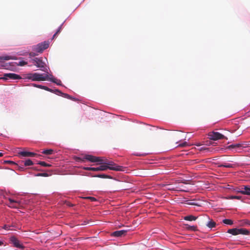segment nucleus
<instances>
[{
  "label": "nucleus",
  "instance_id": "f257e3e1",
  "mask_svg": "<svg viewBox=\"0 0 250 250\" xmlns=\"http://www.w3.org/2000/svg\"><path fill=\"white\" fill-rule=\"evenodd\" d=\"M100 164H102V165L99 167H84V169L93 171H105L107 169L115 171H124V167H123L118 166L113 162L109 161L106 159L104 158V161L100 162Z\"/></svg>",
  "mask_w": 250,
  "mask_h": 250
},
{
  "label": "nucleus",
  "instance_id": "f03ea898",
  "mask_svg": "<svg viewBox=\"0 0 250 250\" xmlns=\"http://www.w3.org/2000/svg\"><path fill=\"white\" fill-rule=\"evenodd\" d=\"M26 78L33 81H46L49 80V75L47 74H40L37 73H30L27 75Z\"/></svg>",
  "mask_w": 250,
  "mask_h": 250
},
{
  "label": "nucleus",
  "instance_id": "7ed1b4c3",
  "mask_svg": "<svg viewBox=\"0 0 250 250\" xmlns=\"http://www.w3.org/2000/svg\"><path fill=\"white\" fill-rule=\"evenodd\" d=\"M49 45L48 42L44 41L41 43L38 44L36 45H34L32 47L33 51H36L38 53H42L43 51L47 49Z\"/></svg>",
  "mask_w": 250,
  "mask_h": 250
},
{
  "label": "nucleus",
  "instance_id": "20e7f679",
  "mask_svg": "<svg viewBox=\"0 0 250 250\" xmlns=\"http://www.w3.org/2000/svg\"><path fill=\"white\" fill-rule=\"evenodd\" d=\"M31 61L37 67L44 71L42 68H45V63L43 61L42 58H35L32 59Z\"/></svg>",
  "mask_w": 250,
  "mask_h": 250
},
{
  "label": "nucleus",
  "instance_id": "39448f33",
  "mask_svg": "<svg viewBox=\"0 0 250 250\" xmlns=\"http://www.w3.org/2000/svg\"><path fill=\"white\" fill-rule=\"evenodd\" d=\"M104 157H96L91 155H85L84 159L91 162H102L104 161Z\"/></svg>",
  "mask_w": 250,
  "mask_h": 250
},
{
  "label": "nucleus",
  "instance_id": "423d86ee",
  "mask_svg": "<svg viewBox=\"0 0 250 250\" xmlns=\"http://www.w3.org/2000/svg\"><path fill=\"white\" fill-rule=\"evenodd\" d=\"M208 136L209 138L212 140H218L225 138L223 135L217 132H210L208 134Z\"/></svg>",
  "mask_w": 250,
  "mask_h": 250
},
{
  "label": "nucleus",
  "instance_id": "0eeeda50",
  "mask_svg": "<svg viewBox=\"0 0 250 250\" xmlns=\"http://www.w3.org/2000/svg\"><path fill=\"white\" fill-rule=\"evenodd\" d=\"M127 232L126 230H117L111 233V236L116 237H120L125 236Z\"/></svg>",
  "mask_w": 250,
  "mask_h": 250
},
{
  "label": "nucleus",
  "instance_id": "6e6552de",
  "mask_svg": "<svg viewBox=\"0 0 250 250\" xmlns=\"http://www.w3.org/2000/svg\"><path fill=\"white\" fill-rule=\"evenodd\" d=\"M165 186L166 187V188L167 189L170 190H179V191H184V192L188 191L187 190L184 189H178L179 188H180L179 187H178V186L174 187L171 184H167V185H166Z\"/></svg>",
  "mask_w": 250,
  "mask_h": 250
},
{
  "label": "nucleus",
  "instance_id": "1a4fd4ad",
  "mask_svg": "<svg viewBox=\"0 0 250 250\" xmlns=\"http://www.w3.org/2000/svg\"><path fill=\"white\" fill-rule=\"evenodd\" d=\"M1 79L3 80H16V74L14 73H4Z\"/></svg>",
  "mask_w": 250,
  "mask_h": 250
},
{
  "label": "nucleus",
  "instance_id": "9d476101",
  "mask_svg": "<svg viewBox=\"0 0 250 250\" xmlns=\"http://www.w3.org/2000/svg\"><path fill=\"white\" fill-rule=\"evenodd\" d=\"M242 189L244 190L240 191L241 193L244 195H250V188L249 187L245 186H244V188H242Z\"/></svg>",
  "mask_w": 250,
  "mask_h": 250
},
{
  "label": "nucleus",
  "instance_id": "9b49d317",
  "mask_svg": "<svg viewBox=\"0 0 250 250\" xmlns=\"http://www.w3.org/2000/svg\"><path fill=\"white\" fill-rule=\"evenodd\" d=\"M238 234H242V235H248L250 234V230H249L245 229H238Z\"/></svg>",
  "mask_w": 250,
  "mask_h": 250
},
{
  "label": "nucleus",
  "instance_id": "f8f14e48",
  "mask_svg": "<svg viewBox=\"0 0 250 250\" xmlns=\"http://www.w3.org/2000/svg\"><path fill=\"white\" fill-rule=\"evenodd\" d=\"M51 77H49V80L48 81H50L54 83H56L57 85H61L62 82L61 80H58L55 78H54L52 75H51Z\"/></svg>",
  "mask_w": 250,
  "mask_h": 250
},
{
  "label": "nucleus",
  "instance_id": "ddd939ff",
  "mask_svg": "<svg viewBox=\"0 0 250 250\" xmlns=\"http://www.w3.org/2000/svg\"><path fill=\"white\" fill-rule=\"evenodd\" d=\"M197 217H196V216H193L191 215L186 216L184 217V220H187V221H195L197 219Z\"/></svg>",
  "mask_w": 250,
  "mask_h": 250
},
{
  "label": "nucleus",
  "instance_id": "4468645a",
  "mask_svg": "<svg viewBox=\"0 0 250 250\" xmlns=\"http://www.w3.org/2000/svg\"><path fill=\"white\" fill-rule=\"evenodd\" d=\"M17 60H20V61L18 62H17V65L23 66L27 64V62L22 60L21 58H17Z\"/></svg>",
  "mask_w": 250,
  "mask_h": 250
},
{
  "label": "nucleus",
  "instance_id": "2eb2a0df",
  "mask_svg": "<svg viewBox=\"0 0 250 250\" xmlns=\"http://www.w3.org/2000/svg\"><path fill=\"white\" fill-rule=\"evenodd\" d=\"M25 247L17 239V250H24Z\"/></svg>",
  "mask_w": 250,
  "mask_h": 250
},
{
  "label": "nucleus",
  "instance_id": "dca6fc26",
  "mask_svg": "<svg viewBox=\"0 0 250 250\" xmlns=\"http://www.w3.org/2000/svg\"><path fill=\"white\" fill-rule=\"evenodd\" d=\"M29 152L26 151H21L18 152V154L20 157H29Z\"/></svg>",
  "mask_w": 250,
  "mask_h": 250
},
{
  "label": "nucleus",
  "instance_id": "f3484780",
  "mask_svg": "<svg viewBox=\"0 0 250 250\" xmlns=\"http://www.w3.org/2000/svg\"><path fill=\"white\" fill-rule=\"evenodd\" d=\"M241 226H245L247 225L250 226V221L248 219H243L240 221Z\"/></svg>",
  "mask_w": 250,
  "mask_h": 250
},
{
  "label": "nucleus",
  "instance_id": "a211bd4d",
  "mask_svg": "<svg viewBox=\"0 0 250 250\" xmlns=\"http://www.w3.org/2000/svg\"><path fill=\"white\" fill-rule=\"evenodd\" d=\"M238 229L234 228L232 229H229L228 230V233L231 234L233 235H238Z\"/></svg>",
  "mask_w": 250,
  "mask_h": 250
},
{
  "label": "nucleus",
  "instance_id": "6ab92c4d",
  "mask_svg": "<svg viewBox=\"0 0 250 250\" xmlns=\"http://www.w3.org/2000/svg\"><path fill=\"white\" fill-rule=\"evenodd\" d=\"M185 228L189 230L195 231L197 230V227L195 226H190L188 224L185 225Z\"/></svg>",
  "mask_w": 250,
  "mask_h": 250
},
{
  "label": "nucleus",
  "instance_id": "aec40b11",
  "mask_svg": "<svg viewBox=\"0 0 250 250\" xmlns=\"http://www.w3.org/2000/svg\"><path fill=\"white\" fill-rule=\"evenodd\" d=\"M235 167L234 164H230L228 163H224L219 165V167H224L227 168H233Z\"/></svg>",
  "mask_w": 250,
  "mask_h": 250
},
{
  "label": "nucleus",
  "instance_id": "412c9836",
  "mask_svg": "<svg viewBox=\"0 0 250 250\" xmlns=\"http://www.w3.org/2000/svg\"><path fill=\"white\" fill-rule=\"evenodd\" d=\"M7 205L10 208H15L16 207V201L14 200L10 199Z\"/></svg>",
  "mask_w": 250,
  "mask_h": 250
},
{
  "label": "nucleus",
  "instance_id": "4be33fe9",
  "mask_svg": "<svg viewBox=\"0 0 250 250\" xmlns=\"http://www.w3.org/2000/svg\"><path fill=\"white\" fill-rule=\"evenodd\" d=\"M2 228L5 230H15V226H13V225H5Z\"/></svg>",
  "mask_w": 250,
  "mask_h": 250
},
{
  "label": "nucleus",
  "instance_id": "5701e85b",
  "mask_svg": "<svg viewBox=\"0 0 250 250\" xmlns=\"http://www.w3.org/2000/svg\"><path fill=\"white\" fill-rule=\"evenodd\" d=\"M94 177L101 178H108V179L112 178L111 176L106 175L104 174L96 175L95 176H94Z\"/></svg>",
  "mask_w": 250,
  "mask_h": 250
},
{
  "label": "nucleus",
  "instance_id": "b1692460",
  "mask_svg": "<svg viewBox=\"0 0 250 250\" xmlns=\"http://www.w3.org/2000/svg\"><path fill=\"white\" fill-rule=\"evenodd\" d=\"M207 226L210 229L214 228L216 226V223L215 222L213 221L212 220H210L207 223Z\"/></svg>",
  "mask_w": 250,
  "mask_h": 250
},
{
  "label": "nucleus",
  "instance_id": "393cba45",
  "mask_svg": "<svg viewBox=\"0 0 250 250\" xmlns=\"http://www.w3.org/2000/svg\"><path fill=\"white\" fill-rule=\"evenodd\" d=\"M242 146V145L240 144H232L228 146V148L229 149H232V148H239Z\"/></svg>",
  "mask_w": 250,
  "mask_h": 250
},
{
  "label": "nucleus",
  "instance_id": "a878e982",
  "mask_svg": "<svg viewBox=\"0 0 250 250\" xmlns=\"http://www.w3.org/2000/svg\"><path fill=\"white\" fill-rule=\"evenodd\" d=\"M11 59L9 56H0V62H3L4 61L9 60Z\"/></svg>",
  "mask_w": 250,
  "mask_h": 250
},
{
  "label": "nucleus",
  "instance_id": "bb28decb",
  "mask_svg": "<svg viewBox=\"0 0 250 250\" xmlns=\"http://www.w3.org/2000/svg\"><path fill=\"white\" fill-rule=\"evenodd\" d=\"M54 150L52 149L43 150L42 153L46 155H51L53 153Z\"/></svg>",
  "mask_w": 250,
  "mask_h": 250
},
{
  "label": "nucleus",
  "instance_id": "cd10ccee",
  "mask_svg": "<svg viewBox=\"0 0 250 250\" xmlns=\"http://www.w3.org/2000/svg\"><path fill=\"white\" fill-rule=\"evenodd\" d=\"M223 223L225 224H227V225H231L233 224V221L230 220V219H225L224 220H223L222 221Z\"/></svg>",
  "mask_w": 250,
  "mask_h": 250
},
{
  "label": "nucleus",
  "instance_id": "c85d7f7f",
  "mask_svg": "<svg viewBox=\"0 0 250 250\" xmlns=\"http://www.w3.org/2000/svg\"><path fill=\"white\" fill-rule=\"evenodd\" d=\"M56 93L58 95H63V96L65 98H70V96L69 95L67 94H64V93H62L61 91H60L59 90H56Z\"/></svg>",
  "mask_w": 250,
  "mask_h": 250
},
{
  "label": "nucleus",
  "instance_id": "c756f323",
  "mask_svg": "<svg viewBox=\"0 0 250 250\" xmlns=\"http://www.w3.org/2000/svg\"><path fill=\"white\" fill-rule=\"evenodd\" d=\"M37 164L45 167H49L51 166V165L47 164L43 161H40Z\"/></svg>",
  "mask_w": 250,
  "mask_h": 250
},
{
  "label": "nucleus",
  "instance_id": "7c9ffc66",
  "mask_svg": "<svg viewBox=\"0 0 250 250\" xmlns=\"http://www.w3.org/2000/svg\"><path fill=\"white\" fill-rule=\"evenodd\" d=\"M62 24H61L60 26V27L58 28L57 31L56 32V33L53 35V36L52 37V39H54L55 38V37L57 36V35H58L59 33H60L61 32V30H62Z\"/></svg>",
  "mask_w": 250,
  "mask_h": 250
},
{
  "label": "nucleus",
  "instance_id": "2f4dec72",
  "mask_svg": "<svg viewBox=\"0 0 250 250\" xmlns=\"http://www.w3.org/2000/svg\"><path fill=\"white\" fill-rule=\"evenodd\" d=\"M33 165V163L30 159H28L24 162L25 166H32Z\"/></svg>",
  "mask_w": 250,
  "mask_h": 250
},
{
  "label": "nucleus",
  "instance_id": "473e14b6",
  "mask_svg": "<svg viewBox=\"0 0 250 250\" xmlns=\"http://www.w3.org/2000/svg\"><path fill=\"white\" fill-rule=\"evenodd\" d=\"M228 199H238L240 200L241 199V196H230Z\"/></svg>",
  "mask_w": 250,
  "mask_h": 250
},
{
  "label": "nucleus",
  "instance_id": "72a5a7b5",
  "mask_svg": "<svg viewBox=\"0 0 250 250\" xmlns=\"http://www.w3.org/2000/svg\"><path fill=\"white\" fill-rule=\"evenodd\" d=\"M3 163L5 164H8L11 165H16V163L13 161H9V160H5L4 161Z\"/></svg>",
  "mask_w": 250,
  "mask_h": 250
},
{
  "label": "nucleus",
  "instance_id": "f704fd0d",
  "mask_svg": "<svg viewBox=\"0 0 250 250\" xmlns=\"http://www.w3.org/2000/svg\"><path fill=\"white\" fill-rule=\"evenodd\" d=\"M37 176H43V177H47L48 176V174L47 173H40L36 175Z\"/></svg>",
  "mask_w": 250,
  "mask_h": 250
},
{
  "label": "nucleus",
  "instance_id": "c9c22d12",
  "mask_svg": "<svg viewBox=\"0 0 250 250\" xmlns=\"http://www.w3.org/2000/svg\"><path fill=\"white\" fill-rule=\"evenodd\" d=\"M11 241L14 246V247H16V237L13 236L11 238Z\"/></svg>",
  "mask_w": 250,
  "mask_h": 250
},
{
  "label": "nucleus",
  "instance_id": "e433bc0d",
  "mask_svg": "<svg viewBox=\"0 0 250 250\" xmlns=\"http://www.w3.org/2000/svg\"><path fill=\"white\" fill-rule=\"evenodd\" d=\"M84 198L87 199H89L91 201H92V202L96 201V198L93 197L88 196V197H85Z\"/></svg>",
  "mask_w": 250,
  "mask_h": 250
},
{
  "label": "nucleus",
  "instance_id": "4c0bfd02",
  "mask_svg": "<svg viewBox=\"0 0 250 250\" xmlns=\"http://www.w3.org/2000/svg\"><path fill=\"white\" fill-rule=\"evenodd\" d=\"M187 145H188L187 142H185L182 144H179L178 146L179 147H185V146H187Z\"/></svg>",
  "mask_w": 250,
  "mask_h": 250
},
{
  "label": "nucleus",
  "instance_id": "58836bf2",
  "mask_svg": "<svg viewBox=\"0 0 250 250\" xmlns=\"http://www.w3.org/2000/svg\"><path fill=\"white\" fill-rule=\"evenodd\" d=\"M42 89L46 90L48 91H51V92L53 91L52 89H50L49 88H48V87H47V86H42Z\"/></svg>",
  "mask_w": 250,
  "mask_h": 250
},
{
  "label": "nucleus",
  "instance_id": "ea45409f",
  "mask_svg": "<svg viewBox=\"0 0 250 250\" xmlns=\"http://www.w3.org/2000/svg\"><path fill=\"white\" fill-rule=\"evenodd\" d=\"M29 153L30 154H29V157H33V156H35L37 155V154L36 153H35L33 152H29Z\"/></svg>",
  "mask_w": 250,
  "mask_h": 250
},
{
  "label": "nucleus",
  "instance_id": "a19ab883",
  "mask_svg": "<svg viewBox=\"0 0 250 250\" xmlns=\"http://www.w3.org/2000/svg\"><path fill=\"white\" fill-rule=\"evenodd\" d=\"M36 55H37V54L34 53V52H30L29 53V56L31 57H34Z\"/></svg>",
  "mask_w": 250,
  "mask_h": 250
},
{
  "label": "nucleus",
  "instance_id": "79ce46f5",
  "mask_svg": "<svg viewBox=\"0 0 250 250\" xmlns=\"http://www.w3.org/2000/svg\"><path fill=\"white\" fill-rule=\"evenodd\" d=\"M81 160H82V158H81V157H76V158H75V160L78 162H81Z\"/></svg>",
  "mask_w": 250,
  "mask_h": 250
},
{
  "label": "nucleus",
  "instance_id": "37998d69",
  "mask_svg": "<svg viewBox=\"0 0 250 250\" xmlns=\"http://www.w3.org/2000/svg\"><path fill=\"white\" fill-rule=\"evenodd\" d=\"M43 85H36L35 84V86H36L37 87H39V88H42V86Z\"/></svg>",
  "mask_w": 250,
  "mask_h": 250
},
{
  "label": "nucleus",
  "instance_id": "c03bdc74",
  "mask_svg": "<svg viewBox=\"0 0 250 250\" xmlns=\"http://www.w3.org/2000/svg\"><path fill=\"white\" fill-rule=\"evenodd\" d=\"M18 169H19V170L22 171L23 170V167H19Z\"/></svg>",
  "mask_w": 250,
  "mask_h": 250
},
{
  "label": "nucleus",
  "instance_id": "a18cd8bd",
  "mask_svg": "<svg viewBox=\"0 0 250 250\" xmlns=\"http://www.w3.org/2000/svg\"><path fill=\"white\" fill-rule=\"evenodd\" d=\"M21 78L20 75H17V80L18 79H21Z\"/></svg>",
  "mask_w": 250,
  "mask_h": 250
},
{
  "label": "nucleus",
  "instance_id": "49530a36",
  "mask_svg": "<svg viewBox=\"0 0 250 250\" xmlns=\"http://www.w3.org/2000/svg\"><path fill=\"white\" fill-rule=\"evenodd\" d=\"M85 160H86L85 159H84V157L83 158H82L81 162H85Z\"/></svg>",
  "mask_w": 250,
  "mask_h": 250
},
{
  "label": "nucleus",
  "instance_id": "de8ad7c7",
  "mask_svg": "<svg viewBox=\"0 0 250 250\" xmlns=\"http://www.w3.org/2000/svg\"><path fill=\"white\" fill-rule=\"evenodd\" d=\"M3 66L5 67L6 69H9V67L8 66L6 65H3Z\"/></svg>",
  "mask_w": 250,
  "mask_h": 250
},
{
  "label": "nucleus",
  "instance_id": "09e8293b",
  "mask_svg": "<svg viewBox=\"0 0 250 250\" xmlns=\"http://www.w3.org/2000/svg\"><path fill=\"white\" fill-rule=\"evenodd\" d=\"M3 243L2 241L0 240V246L3 245Z\"/></svg>",
  "mask_w": 250,
  "mask_h": 250
},
{
  "label": "nucleus",
  "instance_id": "8fccbe9b",
  "mask_svg": "<svg viewBox=\"0 0 250 250\" xmlns=\"http://www.w3.org/2000/svg\"><path fill=\"white\" fill-rule=\"evenodd\" d=\"M188 205H194V204L193 203H192V202H190L189 203H188Z\"/></svg>",
  "mask_w": 250,
  "mask_h": 250
},
{
  "label": "nucleus",
  "instance_id": "3c124183",
  "mask_svg": "<svg viewBox=\"0 0 250 250\" xmlns=\"http://www.w3.org/2000/svg\"><path fill=\"white\" fill-rule=\"evenodd\" d=\"M83 106H84L83 107L81 106V108L86 109V107H85V105L83 104Z\"/></svg>",
  "mask_w": 250,
  "mask_h": 250
},
{
  "label": "nucleus",
  "instance_id": "603ef678",
  "mask_svg": "<svg viewBox=\"0 0 250 250\" xmlns=\"http://www.w3.org/2000/svg\"><path fill=\"white\" fill-rule=\"evenodd\" d=\"M3 154L2 153H1V152L0 153V157H2L3 156Z\"/></svg>",
  "mask_w": 250,
  "mask_h": 250
},
{
  "label": "nucleus",
  "instance_id": "864d4df0",
  "mask_svg": "<svg viewBox=\"0 0 250 250\" xmlns=\"http://www.w3.org/2000/svg\"><path fill=\"white\" fill-rule=\"evenodd\" d=\"M182 183H183L186 184H188L187 182H182Z\"/></svg>",
  "mask_w": 250,
  "mask_h": 250
},
{
  "label": "nucleus",
  "instance_id": "5fc2aeb1",
  "mask_svg": "<svg viewBox=\"0 0 250 250\" xmlns=\"http://www.w3.org/2000/svg\"><path fill=\"white\" fill-rule=\"evenodd\" d=\"M8 169H11V170H12L14 171V169L13 168H8Z\"/></svg>",
  "mask_w": 250,
  "mask_h": 250
}]
</instances>
